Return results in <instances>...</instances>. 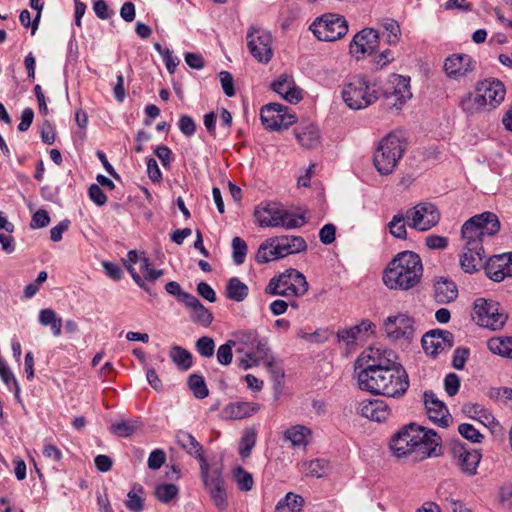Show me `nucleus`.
Masks as SVG:
<instances>
[{"label": "nucleus", "mask_w": 512, "mask_h": 512, "mask_svg": "<svg viewBox=\"0 0 512 512\" xmlns=\"http://www.w3.org/2000/svg\"><path fill=\"white\" fill-rule=\"evenodd\" d=\"M289 276L292 297L304 296L309 289L305 275L294 268H289Z\"/></svg>", "instance_id": "39"}, {"label": "nucleus", "mask_w": 512, "mask_h": 512, "mask_svg": "<svg viewBox=\"0 0 512 512\" xmlns=\"http://www.w3.org/2000/svg\"><path fill=\"white\" fill-rule=\"evenodd\" d=\"M450 453L455 464L459 469L468 476H474L482 458L481 453L477 449H470L459 440L450 443Z\"/></svg>", "instance_id": "12"}, {"label": "nucleus", "mask_w": 512, "mask_h": 512, "mask_svg": "<svg viewBox=\"0 0 512 512\" xmlns=\"http://www.w3.org/2000/svg\"><path fill=\"white\" fill-rule=\"evenodd\" d=\"M283 105L279 103H269L261 108L260 118L266 129L277 131L281 130L283 123Z\"/></svg>", "instance_id": "27"}, {"label": "nucleus", "mask_w": 512, "mask_h": 512, "mask_svg": "<svg viewBox=\"0 0 512 512\" xmlns=\"http://www.w3.org/2000/svg\"><path fill=\"white\" fill-rule=\"evenodd\" d=\"M247 357L254 359V362H257L258 360H265L268 368L273 373L275 380L278 378L282 379L284 377V373L274 367V358L270 355L267 338L260 337L254 345V349H251L247 354Z\"/></svg>", "instance_id": "23"}, {"label": "nucleus", "mask_w": 512, "mask_h": 512, "mask_svg": "<svg viewBox=\"0 0 512 512\" xmlns=\"http://www.w3.org/2000/svg\"><path fill=\"white\" fill-rule=\"evenodd\" d=\"M281 206L275 202H268L257 207L255 217L261 227H279Z\"/></svg>", "instance_id": "24"}, {"label": "nucleus", "mask_w": 512, "mask_h": 512, "mask_svg": "<svg viewBox=\"0 0 512 512\" xmlns=\"http://www.w3.org/2000/svg\"><path fill=\"white\" fill-rule=\"evenodd\" d=\"M236 345L235 340H228L226 343L219 346L217 350V361L221 365H229L232 361V348Z\"/></svg>", "instance_id": "56"}, {"label": "nucleus", "mask_w": 512, "mask_h": 512, "mask_svg": "<svg viewBox=\"0 0 512 512\" xmlns=\"http://www.w3.org/2000/svg\"><path fill=\"white\" fill-rule=\"evenodd\" d=\"M232 249L234 263L236 265L243 264L248 250L246 242L240 237H234L232 239Z\"/></svg>", "instance_id": "53"}, {"label": "nucleus", "mask_w": 512, "mask_h": 512, "mask_svg": "<svg viewBox=\"0 0 512 512\" xmlns=\"http://www.w3.org/2000/svg\"><path fill=\"white\" fill-rule=\"evenodd\" d=\"M311 430L304 425H294L284 432V439L290 442L292 448L305 449L309 444Z\"/></svg>", "instance_id": "33"}, {"label": "nucleus", "mask_w": 512, "mask_h": 512, "mask_svg": "<svg viewBox=\"0 0 512 512\" xmlns=\"http://www.w3.org/2000/svg\"><path fill=\"white\" fill-rule=\"evenodd\" d=\"M260 410V405L255 402H232L227 404L222 415L226 419H243L250 417Z\"/></svg>", "instance_id": "28"}, {"label": "nucleus", "mask_w": 512, "mask_h": 512, "mask_svg": "<svg viewBox=\"0 0 512 512\" xmlns=\"http://www.w3.org/2000/svg\"><path fill=\"white\" fill-rule=\"evenodd\" d=\"M298 143L304 149H315L320 144L321 133L319 127L312 122H302L294 128Z\"/></svg>", "instance_id": "21"}, {"label": "nucleus", "mask_w": 512, "mask_h": 512, "mask_svg": "<svg viewBox=\"0 0 512 512\" xmlns=\"http://www.w3.org/2000/svg\"><path fill=\"white\" fill-rule=\"evenodd\" d=\"M141 427L137 419L121 420L111 425V432L118 437H130Z\"/></svg>", "instance_id": "43"}, {"label": "nucleus", "mask_w": 512, "mask_h": 512, "mask_svg": "<svg viewBox=\"0 0 512 512\" xmlns=\"http://www.w3.org/2000/svg\"><path fill=\"white\" fill-rule=\"evenodd\" d=\"M0 378L3 381V383L13 391L14 397L17 400V402L22 403L21 397H20V386L18 384V381L16 380L14 374L9 369L6 362L0 357Z\"/></svg>", "instance_id": "42"}, {"label": "nucleus", "mask_w": 512, "mask_h": 512, "mask_svg": "<svg viewBox=\"0 0 512 512\" xmlns=\"http://www.w3.org/2000/svg\"><path fill=\"white\" fill-rule=\"evenodd\" d=\"M425 244L430 250H444L448 246V238L440 235H428Z\"/></svg>", "instance_id": "62"}, {"label": "nucleus", "mask_w": 512, "mask_h": 512, "mask_svg": "<svg viewBox=\"0 0 512 512\" xmlns=\"http://www.w3.org/2000/svg\"><path fill=\"white\" fill-rule=\"evenodd\" d=\"M365 358H367L366 367H371L373 369H392L402 367L401 364L395 361L396 355L391 350H384L381 352L379 349H370L367 355L363 353L361 360H364Z\"/></svg>", "instance_id": "22"}, {"label": "nucleus", "mask_w": 512, "mask_h": 512, "mask_svg": "<svg viewBox=\"0 0 512 512\" xmlns=\"http://www.w3.org/2000/svg\"><path fill=\"white\" fill-rule=\"evenodd\" d=\"M421 343L427 355L436 357L441 352L452 348L454 335L447 330L434 329L422 336Z\"/></svg>", "instance_id": "14"}, {"label": "nucleus", "mask_w": 512, "mask_h": 512, "mask_svg": "<svg viewBox=\"0 0 512 512\" xmlns=\"http://www.w3.org/2000/svg\"><path fill=\"white\" fill-rule=\"evenodd\" d=\"M144 489L141 485L135 484L127 494L125 506L131 512H142L144 509Z\"/></svg>", "instance_id": "44"}, {"label": "nucleus", "mask_w": 512, "mask_h": 512, "mask_svg": "<svg viewBox=\"0 0 512 512\" xmlns=\"http://www.w3.org/2000/svg\"><path fill=\"white\" fill-rule=\"evenodd\" d=\"M178 127L182 134L191 137L196 132V123L189 115H181L178 121Z\"/></svg>", "instance_id": "60"}, {"label": "nucleus", "mask_w": 512, "mask_h": 512, "mask_svg": "<svg viewBox=\"0 0 512 512\" xmlns=\"http://www.w3.org/2000/svg\"><path fill=\"white\" fill-rule=\"evenodd\" d=\"M463 412L470 418L479 420L484 425H490L495 421L493 415L477 403L465 404Z\"/></svg>", "instance_id": "45"}, {"label": "nucleus", "mask_w": 512, "mask_h": 512, "mask_svg": "<svg viewBox=\"0 0 512 512\" xmlns=\"http://www.w3.org/2000/svg\"><path fill=\"white\" fill-rule=\"evenodd\" d=\"M154 494L158 501L168 504L178 496L179 488L172 483L159 484L156 486Z\"/></svg>", "instance_id": "49"}, {"label": "nucleus", "mask_w": 512, "mask_h": 512, "mask_svg": "<svg viewBox=\"0 0 512 512\" xmlns=\"http://www.w3.org/2000/svg\"><path fill=\"white\" fill-rule=\"evenodd\" d=\"M248 294V286L238 277H232L227 281L225 286V296L227 299L242 302L248 297Z\"/></svg>", "instance_id": "36"}, {"label": "nucleus", "mask_w": 512, "mask_h": 512, "mask_svg": "<svg viewBox=\"0 0 512 512\" xmlns=\"http://www.w3.org/2000/svg\"><path fill=\"white\" fill-rule=\"evenodd\" d=\"M276 238L279 240L280 244L278 248L282 250L284 257L290 254L305 252L307 250V243L301 236L282 235L276 236Z\"/></svg>", "instance_id": "34"}, {"label": "nucleus", "mask_w": 512, "mask_h": 512, "mask_svg": "<svg viewBox=\"0 0 512 512\" xmlns=\"http://www.w3.org/2000/svg\"><path fill=\"white\" fill-rule=\"evenodd\" d=\"M487 346L492 353L512 359V337L491 338Z\"/></svg>", "instance_id": "41"}, {"label": "nucleus", "mask_w": 512, "mask_h": 512, "mask_svg": "<svg viewBox=\"0 0 512 512\" xmlns=\"http://www.w3.org/2000/svg\"><path fill=\"white\" fill-rule=\"evenodd\" d=\"M219 78L224 94L227 97H233L235 95V89L232 74L228 71H221L219 73Z\"/></svg>", "instance_id": "61"}, {"label": "nucleus", "mask_w": 512, "mask_h": 512, "mask_svg": "<svg viewBox=\"0 0 512 512\" xmlns=\"http://www.w3.org/2000/svg\"><path fill=\"white\" fill-rule=\"evenodd\" d=\"M200 475L205 489L210 492L225 487V480L222 475V469L211 468L208 461H203L200 465Z\"/></svg>", "instance_id": "29"}, {"label": "nucleus", "mask_w": 512, "mask_h": 512, "mask_svg": "<svg viewBox=\"0 0 512 512\" xmlns=\"http://www.w3.org/2000/svg\"><path fill=\"white\" fill-rule=\"evenodd\" d=\"M169 357L173 363L183 371L192 367V354L181 346H172L169 351Z\"/></svg>", "instance_id": "40"}, {"label": "nucleus", "mask_w": 512, "mask_h": 512, "mask_svg": "<svg viewBox=\"0 0 512 512\" xmlns=\"http://www.w3.org/2000/svg\"><path fill=\"white\" fill-rule=\"evenodd\" d=\"M279 246V240H277L276 236L266 239L257 250L255 255L256 262L264 264L284 258L282 250L278 248Z\"/></svg>", "instance_id": "30"}, {"label": "nucleus", "mask_w": 512, "mask_h": 512, "mask_svg": "<svg viewBox=\"0 0 512 512\" xmlns=\"http://www.w3.org/2000/svg\"><path fill=\"white\" fill-rule=\"evenodd\" d=\"M236 342L246 346L250 351L254 349V345L259 340V335L256 330H244L235 334Z\"/></svg>", "instance_id": "58"}, {"label": "nucleus", "mask_w": 512, "mask_h": 512, "mask_svg": "<svg viewBox=\"0 0 512 512\" xmlns=\"http://www.w3.org/2000/svg\"><path fill=\"white\" fill-rule=\"evenodd\" d=\"M381 95V89L376 83H370L365 78H354L345 84L342 98L346 105L354 110L364 109Z\"/></svg>", "instance_id": "7"}, {"label": "nucleus", "mask_w": 512, "mask_h": 512, "mask_svg": "<svg viewBox=\"0 0 512 512\" xmlns=\"http://www.w3.org/2000/svg\"><path fill=\"white\" fill-rule=\"evenodd\" d=\"M304 503V498L301 495L288 492L277 502L275 512H300Z\"/></svg>", "instance_id": "37"}, {"label": "nucleus", "mask_w": 512, "mask_h": 512, "mask_svg": "<svg viewBox=\"0 0 512 512\" xmlns=\"http://www.w3.org/2000/svg\"><path fill=\"white\" fill-rule=\"evenodd\" d=\"M357 413L369 420L382 422L390 416V408L380 399L363 400L358 402Z\"/></svg>", "instance_id": "20"}, {"label": "nucleus", "mask_w": 512, "mask_h": 512, "mask_svg": "<svg viewBox=\"0 0 512 512\" xmlns=\"http://www.w3.org/2000/svg\"><path fill=\"white\" fill-rule=\"evenodd\" d=\"M465 251L460 257L461 268L466 273H474L478 270V266L481 265L483 258L485 257L484 248L481 250L472 249V247H464Z\"/></svg>", "instance_id": "35"}, {"label": "nucleus", "mask_w": 512, "mask_h": 512, "mask_svg": "<svg viewBox=\"0 0 512 512\" xmlns=\"http://www.w3.org/2000/svg\"><path fill=\"white\" fill-rule=\"evenodd\" d=\"M423 276L420 256L410 250L399 252L383 272V282L393 290L407 291L417 286Z\"/></svg>", "instance_id": "3"}, {"label": "nucleus", "mask_w": 512, "mask_h": 512, "mask_svg": "<svg viewBox=\"0 0 512 512\" xmlns=\"http://www.w3.org/2000/svg\"><path fill=\"white\" fill-rule=\"evenodd\" d=\"M176 441L187 454L198 460L199 466L202 465L203 461H207L204 455L203 446L191 433L183 430L178 431L176 434Z\"/></svg>", "instance_id": "26"}, {"label": "nucleus", "mask_w": 512, "mask_h": 512, "mask_svg": "<svg viewBox=\"0 0 512 512\" xmlns=\"http://www.w3.org/2000/svg\"><path fill=\"white\" fill-rule=\"evenodd\" d=\"M165 461V452L162 449H155L150 453L147 464L150 469L157 470L161 468Z\"/></svg>", "instance_id": "64"}, {"label": "nucleus", "mask_w": 512, "mask_h": 512, "mask_svg": "<svg viewBox=\"0 0 512 512\" xmlns=\"http://www.w3.org/2000/svg\"><path fill=\"white\" fill-rule=\"evenodd\" d=\"M391 84L393 91L386 90L384 97L387 101V105L400 109L403 104L412 97L410 78L402 75H393Z\"/></svg>", "instance_id": "16"}, {"label": "nucleus", "mask_w": 512, "mask_h": 512, "mask_svg": "<svg viewBox=\"0 0 512 512\" xmlns=\"http://www.w3.org/2000/svg\"><path fill=\"white\" fill-rule=\"evenodd\" d=\"M195 348L202 357L210 358L214 355L215 342L209 336H202L196 341Z\"/></svg>", "instance_id": "54"}, {"label": "nucleus", "mask_w": 512, "mask_h": 512, "mask_svg": "<svg viewBox=\"0 0 512 512\" xmlns=\"http://www.w3.org/2000/svg\"><path fill=\"white\" fill-rule=\"evenodd\" d=\"M445 391L449 396H455L460 388V378L455 373H449L444 379Z\"/></svg>", "instance_id": "63"}, {"label": "nucleus", "mask_w": 512, "mask_h": 512, "mask_svg": "<svg viewBox=\"0 0 512 512\" xmlns=\"http://www.w3.org/2000/svg\"><path fill=\"white\" fill-rule=\"evenodd\" d=\"M358 386L363 391L387 397H402L408 387V374L403 367L373 369L365 367L357 374Z\"/></svg>", "instance_id": "2"}, {"label": "nucleus", "mask_w": 512, "mask_h": 512, "mask_svg": "<svg viewBox=\"0 0 512 512\" xmlns=\"http://www.w3.org/2000/svg\"><path fill=\"white\" fill-rule=\"evenodd\" d=\"M383 329L391 341L410 343L415 334L414 320L406 314L389 316L384 321Z\"/></svg>", "instance_id": "13"}, {"label": "nucleus", "mask_w": 512, "mask_h": 512, "mask_svg": "<svg viewBox=\"0 0 512 512\" xmlns=\"http://www.w3.org/2000/svg\"><path fill=\"white\" fill-rule=\"evenodd\" d=\"M279 217V227H284L285 229L299 228L307 222L304 214H295L283 208H281Z\"/></svg>", "instance_id": "47"}, {"label": "nucleus", "mask_w": 512, "mask_h": 512, "mask_svg": "<svg viewBox=\"0 0 512 512\" xmlns=\"http://www.w3.org/2000/svg\"><path fill=\"white\" fill-rule=\"evenodd\" d=\"M305 466L306 476L324 477L330 471L329 461L324 458H317L303 464Z\"/></svg>", "instance_id": "46"}, {"label": "nucleus", "mask_w": 512, "mask_h": 512, "mask_svg": "<svg viewBox=\"0 0 512 512\" xmlns=\"http://www.w3.org/2000/svg\"><path fill=\"white\" fill-rule=\"evenodd\" d=\"M506 89L498 79H485L476 84L475 92L469 93L460 102L468 113L489 111L498 107L504 100Z\"/></svg>", "instance_id": "4"}, {"label": "nucleus", "mask_w": 512, "mask_h": 512, "mask_svg": "<svg viewBox=\"0 0 512 512\" xmlns=\"http://www.w3.org/2000/svg\"><path fill=\"white\" fill-rule=\"evenodd\" d=\"M407 220L406 213L398 212L395 214L391 221L388 223V229L390 234L397 238L405 240L407 238L406 224Z\"/></svg>", "instance_id": "48"}, {"label": "nucleus", "mask_w": 512, "mask_h": 512, "mask_svg": "<svg viewBox=\"0 0 512 512\" xmlns=\"http://www.w3.org/2000/svg\"><path fill=\"white\" fill-rule=\"evenodd\" d=\"M406 150V140L397 133L383 137L375 149L373 164L381 175H390Z\"/></svg>", "instance_id": "6"}, {"label": "nucleus", "mask_w": 512, "mask_h": 512, "mask_svg": "<svg viewBox=\"0 0 512 512\" xmlns=\"http://www.w3.org/2000/svg\"><path fill=\"white\" fill-rule=\"evenodd\" d=\"M458 296L456 284L447 279L440 278L434 284V299L437 303L446 304L454 301Z\"/></svg>", "instance_id": "32"}, {"label": "nucleus", "mask_w": 512, "mask_h": 512, "mask_svg": "<svg viewBox=\"0 0 512 512\" xmlns=\"http://www.w3.org/2000/svg\"><path fill=\"white\" fill-rule=\"evenodd\" d=\"M232 474L239 490L248 492L252 489L254 481L251 473L238 466L233 469Z\"/></svg>", "instance_id": "51"}, {"label": "nucleus", "mask_w": 512, "mask_h": 512, "mask_svg": "<svg viewBox=\"0 0 512 512\" xmlns=\"http://www.w3.org/2000/svg\"><path fill=\"white\" fill-rule=\"evenodd\" d=\"M500 230V221L493 212H483L468 219L461 228L464 247L481 250L484 236H494Z\"/></svg>", "instance_id": "5"}, {"label": "nucleus", "mask_w": 512, "mask_h": 512, "mask_svg": "<svg viewBox=\"0 0 512 512\" xmlns=\"http://www.w3.org/2000/svg\"><path fill=\"white\" fill-rule=\"evenodd\" d=\"M379 44V33L373 28H365L356 33L349 45V51L356 59L362 58L365 54L371 55L376 52Z\"/></svg>", "instance_id": "15"}, {"label": "nucleus", "mask_w": 512, "mask_h": 512, "mask_svg": "<svg viewBox=\"0 0 512 512\" xmlns=\"http://www.w3.org/2000/svg\"><path fill=\"white\" fill-rule=\"evenodd\" d=\"M184 305L192 310L194 323L208 327L213 322V314L194 295H184Z\"/></svg>", "instance_id": "25"}, {"label": "nucleus", "mask_w": 512, "mask_h": 512, "mask_svg": "<svg viewBox=\"0 0 512 512\" xmlns=\"http://www.w3.org/2000/svg\"><path fill=\"white\" fill-rule=\"evenodd\" d=\"M38 321L42 326L49 327L55 337L61 335L62 332V319L51 308L40 310Z\"/></svg>", "instance_id": "38"}, {"label": "nucleus", "mask_w": 512, "mask_h": 512, "mask_svg": "<svg viewBox=\"0 0 512 512\" xmlns=\"http://www.w3.org/2000/svg\"><path fill=\"white\" fill-rule=\"evenodd\" d=\"M310 30L320 41L332 42L344 37L348 32V23L344 16L327 13L316 18Z\"/></svg>", "instance_id": "8"}, {"label": "nucleus", "mask_w": 512, "mask_h": 512, "mask_svg": "<svg viewBox=\"0 0 512 512\" xmlns=\"http://www.w3.org/2000/svg\"><path fill=\"white\" fill-rule=\"evenodd\" d=\"M212 502L219 510H226L228 507L226 486L208 492Z\"/></svg>", "instance_id": "59"}, {"label": "nucleus", "mask_w": 512, "mask_h": 512, "mask_svg": "<svg viewBox=\"0 0 512 512\" xmlns=\"http://www.w3.org/2000/svg\"><path fill=\"white\" fill-rule=\"evenodd\" d=\"M249 52L255 60L267 64L273 57L272 35L268 30L251 26L246 35Z\"/></svg>", "instance_id": "10"}, {"label": "nucleus", "mask_w": 512, "mask_h": 512, "mask_svg": "<svg viewBox=\"0 0 512 512\" xmlns=\"http://www.w3.org/2000/svg\"><path fill=\"white\" fill-rule=\"evenodd\" d=\"M485 273L495 282L512 277V252L490 257L485 265Z\"/></svg>", "instance_id": "17"}, {"label": "nucleus", "mask_w": 512, "mask_h": 512, "mask_svg": "<svg viewBox=\"0 0 512 512\" xmlns=\"http://www.w3.org/2000/svg\"><path fill=\"white\" fill-rule=\"evenodd\" d=\"M423 398L429 419L441 427H447L449 425V411L444 402L439 400L432 391H425Z\"/></svg>", "instance_id": "19"}, {"label": "nucleus", "mask_w": 512, "mask_h": 512, "mask_svg": "<svg viewBox=\"0 0 512 512\" xmlns=\"http://www.w3.org/2000/svg\"><path fill=\"white\" fill-rule=\"evenodd\" d=\"M188 386L198 399H204L209 395V390L202 375L191 374L188 377Z\"/></svg>", "instance_id": "50"}, {"label": "nucleus", "mask_w": 512, "mask_h": 512, "mask_svg": "<svg viewBox=\"0 0 512 512\" xmlns=\"http://www.w3.org/2000/svg\"><path fill=\"white\" fill-rule=\"evenodd\" d=\"M476 62L468 54H453L446 58L444 70L449 78L460 79L466 77L475 68Z\"/></svg>", "instance_id": "18"}, {"label": "nucleus", "mask_w": 512, "mask_h": 512, "mask_svg": "<svg viewBox=\"0 0 512 512\" xmlns=\"http://www.w3.org/2000/svg\"><path fill=\"white\" fill-rule=\"evenodd\" d=\"M140 271L143 274V280L153 282L164 274L163 270H156L150 266L149 259L143 257L140 259Z\"/></svg>", "instance_id": "57"}, {"label": "nucleus", "mask_w": 512, "mask_h": 512, "mask_svg": "<svg viewBox=\"0 0 512 512\" xmlns=\"http://www.w3.org/2000/svg\"><path fill=\"white\" fill-rule=\"evenodd\" d=\"M289 269L272 277L264 289L265 294L270 296L292 297L291 286L289 285Z\"/></svg>", "instance_id": "31"}, {"label": "nucleus", "mask_w": 512, "mask_h": 512, "mask_svg": "<svg viewBox=\"0 0 512 512\" xmlns=\"http://www.w3.org/2000/svg\"><path fill=\"white\" fill-rule=\"evenodd\" d=\"M459 434L472 443H481L484 436L469 423H462L458 426Z\"/></svg>", "instance_id": "55"}, {"label": "nucleus", "mask_w": 512, "mask_h": 512, "mask_svg": "<svg viewBox=\"0 0 512 512\" xmlns=\"http://www.w3.org/2000/svg\"><path fill=\"white\" fill-rule=\"evenodd\" d=\"M256 443V431L254 429L245 430L239 447V454L242 458L250 456L251 451Z\"/></svg>", "instance_id": "52"}, {"label": "nucleus", "mask_w": 512, "mask_h": 512, "mask_svg": "<svg viewBox=\"0 0 512 512\" xmlns=\"http://www.w3.org/2000/svg\"><path fill=\"white\" fill-rule=\"evenodd\" d=\"M472 319L480 326L492 330L500 329L507 321V315L494 300L477 298L474 301Z\"/></svg>", "instance_id": "9"}, {"label": "nucleus", "mask_w": 512, "mask_h": 512, "mask_svg": "<svg viewBox=\"0 0 512 512\" xmlns=\"http://www.w3.org/2000/svg\"><path fill=\"white\" fill-rule=\"evenodd\" d=\"M409 227L417 231H428L440 221V212L431 202H421L406 211Z\"/></svg>", "instance_id": "11"}, {"label": "nucleus", "mask_w": 512, "mask_h": 512, "mask_svg": "<svg viewBox=\"0 0 512 512\" xmlns=\"http://www.w3.org/2000/svg\"><path fill=\"white\" fill-rule=\"evenodd\" d=\"M440 442L441 439L435 431L410 423L392 437L390 449L397 458L420 462L440 455Z\"/></svg>", "instance_id": "1"}]
</instances>
